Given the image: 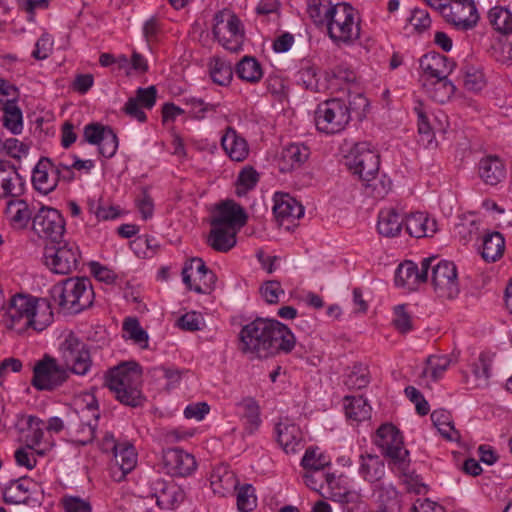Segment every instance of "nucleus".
<instances>
[{
	"label": "nucleus",
	"instance_id": "obj_51",
	"mask_svg": "<svg viewBox=\"0 0 512 512\" xmlns=\"http://www.w3.org/2000/svg\"><path fill=\"white\" fill-rule=\"evenodd\" d=\"M123 338L131 340L135 345L142 349L148 348L149 335L142 328L139 320L136 317H127L122 324Z\"/></svg>",
	"mask_w": 512,
	"mask_h": 512
},
{
	"label": "nucleus",
	"instance_id": "obj_49",
	"mask_svg": "<svg viewBox=\"0 0 512 512\" xmlns=\"http://www.w3.org/2000/svg\"><path fill=\"white\" fill-rule=\"evenodd\" d=\"M489 24L499 34H512V11L504 6H494L488 11Z\"/></svg>",
	"mask_w": 512,
	"mask_h": 512
},
{
	"label": "nucleus",
	"instance_id": "obj_41",
	"mask_svg": "<svg viewBox=\"0 0 512 512\" xmlns=\"http://www.w3.org/2000/svg\"><path fill=\"white\" fill-rule=\"evenodd\" d=\"M491 365L484 355H480L473 360L463 371L465 381L472 387H483L488 383L490 377Z\"/></svg>",
	"mask_w": 512,
	"mask_h": 512
},
{
	"label": "nucleus",
	"instance_id": "obj_9",
	"mask_svg": "<svg viewBox=\"0 0 512 512\" xmlns=\"http://www.w3.org/2000/svg\"><path fill=\"white\" fill-rule=\"evenodd\" d=\"M55 292L58 294L60 306L73 313L89 308L94 300L91 282L86 277L67 278L55 287Z\"/></svg>",
	"mask_w": 512,
	"mask_h": 512
},
{
	"label": "nucleus",
	"instance_id": "obj_54",
	"mask_svg": "<svg viewBox=\"0 0 512 512\" xmlns=\"http://www.w3.org/2000/svg\"><path fill=\"white\" fill-rule=\"evenodd\" d=\"M3 111V126L14 135L23 131V115L17 105V100L11 101L0 107Z\"/></svg>",
	"mask_w": 512,
	"mask_h": 512
},
{
	"label": "nucleus",
	"instance_id": "obj_24",
	"mask_svg": "<svg viewBox=\"0 0 512 512\" xmlns=\"http://www.w3.org/2000/svg\"><path fill=\"white\" fill-rule=\"evenodd\" d=\"M157 90L154 86L138 88L135 96L130 97L123 106V112L140 123L147 121L145 109L150 110L156 103Z\"/></svg>",
	"mask_w": 512,
	"mask_h": 512
},
{
	"label": "nucleus",
	"instance_id": "obj_33",
	"mask_svg": "<svg viewBox=\"0 0 512 512\" xmlns=\"http://www.w3.org/2000/svg\"><path fill=\"white\" fill-rule=\"evenodd\" d=\"M221 146L232 161L242 162L249 155L246 139L232 127H228L222 135Z\"/></svg>",
	"mask_w": 512,
	"mask_h": 512
},
{
	"label": "nucleus",
	"instance_id": "obj_39",
	"mask_svg": "<svg viewBox=\"0 0 512 512\" xmlns=\"http://www.w3.org/2000/svg\"><path fill=\"white\" fill-rule=\"evenodd\" d=\"M70 416L80 417L81 420L89 419L98 422L100 410L95 394L90 391L79 393L74 399V410Z\"/></svg>",
	"mask_w": 512,
	"mask_h": 512
},
{
	"label": "nucleus",
	"instance_id": "obj_38",
	"mask_svg": "<svg viewBox=\"0 0 512 512\" xmlns=\"http://www.w3.org/2000/svg\"><path fill=\"white\" fill-rule=\"evenodd\" d=\"M344 412L350 425L359 423L371 418L372 407L362 396H346L343 400Z\"/></svg>",
	"mask_w": 512,
	"mask_h": 512
},
{
	"label": "nucleus",
	"instance_id": "obj_52",
	"mask_svg": "<svg viewBox=\"0 0 512 512\" xmlns=\"http://www.w3.org/2000/svg\"><path fill=\"white\" fill-rule=\"evenodd\" d=\"M330 464V457L319 447H309L301 459V466L305 472H325L324 469Z\"/></svg>",
	"mask_w": 512,
	"mask_h": 512
},
{
	"label": "nucleus",
	"instance_id": "obj_44",
	"mask_svg": "<svg viewBox=\"0 0 512 512\" xmlns=\"http://www.w3.org/2000/svg\"><path fill=\"white\" fill-rule=\"evenodd\" d=\"M421 84L427 96L441 104L448 102L456 90L455 85L448 77Z\"/></svg>",
	"mask_w": 512,
	"mask_h": 512
},
{
	"label": "nucleus",
	"instance_id": "obj_20",
	"mask_svg": "<svg viewBox=\"0 0 512 512\" xmlns=\"http://www.w3.org/2000/svg\"><path fill=\"white\" fill-rule=\"evenodd\" d=\"M420 82H428L448 77L455 66V63L445 55L437 52L424 54L419 61Z\"/></svg>",
	"mask_w": 512,
	"mask_h": 512
},
{
	"label": "nucleus",
	"instance_id": "obj_8",
	"mask_svg": "<svg viewBox=\"0 0 512 512\" xmlns=\"http://www.w3.org/2000/svg\"><path fill=\"white\" fill-rule=\"evenodd\" d=\"M212 32L226 50L237 52L245 40V28L240 18L230 9L218 11L213 17Z\"/></svg>",
	"mask_w": 512,
	"mask_h": 512
},
{
	"label": "nucleus",
	"instance_id": "obj_61",
	"mask_svg": "<svg viewBox=\"0 0 512 512\" xmlns=\"http://www.w3.org/2000/svg\"><path fill=\"white\" fill-rule=\"evenodd\" d=\"M392 324L394 328L402 334L414 330V317L412 313L408 311L406 305H397L394 307Z\"/></svg>",
	"mask_w": 512,
	"mask_h": 512
},
{
	"label": "nucleus",
	"instance_id": "obj_37",
	"mask_svg": "<svg viewBox=\"0 0 512 512\" xmlns=\"http://www.w3.org/2000/svg\"><path fill=\"white\" fill-rule=\"evenodd\" d=\"M404 223L405 220L397 209L384 208L378 214L377 230L384 237H396L400 235Z\"/></svg>",
	"mask_w": 512,
	"mask_h": 512
},
{
	"label": "nucleus",
	"instance_id": "obj_1",
	"mask_svg": "<svg viewBox=\"0 0 512 512\" xmlns=\"http://www.w3.org/2000/svg\"><path fill=\"white\" fill-rule=\"evenodd\" d=\"M296 344L293 332L275 319L257 318L239 332V345L244 353L267 358L291 352Z\"/></svg>",
	"mask_w": 512,
	"mask_h": 512
},
{
	"label": "nucleus",
	"instance_id": "obj_3",
	"mask_svg": "<svg viewBox=\"0 0 512 512\" xmlns=\"http://www.w3.org/2000/svg\"><path fill=\"white\" fill-rule=\"evenodd\" d=\"M346 165L357 175L366 188V193L373 198L385 197L391 189L392 182L386 175H380V159L366 143L356 144L346 156Z\"/></svg>",
	"mask_w": 512,
	"mask_h": 512
},
{
	"label": "nucleus",
	"instance_id": "obj_14",
	"mask_svg": "<svg viewBox=\"0 0 512 512\" xmlns=\"http://www.w3.org/2000/svg\"><path fill=\"white\" fill-rule=\"evenodd\" d=\"M181 276L186 288L198 294L210 293L216 283L213 271L198 257L190 258L184 263Z\"/></svg>",
	"mask_w": 512,
	"mask_h": 512
},
{
	"label": "nucleus",
	"instance_id": "obj_57",
	"mask_svg": "<svg viewBox=\"0 0 512 512\" xmlns=\"http://www.w3.org/2000/svg\"><path fill=\"white\" fill-rule=\"evenodd\" d=\"M259 182V173L254 167L250 165L244 166L236 179L235 182V193L237 196L242 197L253 190Z\"/></svg>",
	"mask_w": 512,
	"mask_h": 512
},
{
	"label": "nucleus",
	"instance_id": "obj_34",
	"mask_svg": "<svg viewBox=\"0 0 512 512\" xmlns=\"http://www.w3.org/2000/svg\"><path fill=\"white\" fill-rule=\"evenodd\" d=\"M405 229L411 237H432L437 231V222L425 212H412L405 218Z\"/></svg>",
	"mask_w": 512,
	"mask_h": 512
},
{
	"label": "nucleus",
	"instance_id": "obj_6",
	"mask_svg": "<svg viewBox=\"0 0 512 512\" xmlns=\"http://www.w3.org/2000/svg\"><path fill=\"white\" fill-rule=\"evenodd\" d=\"M325 25L329 38L337 46L351 47L361 35V19L348 3L339 2Z\"/></svg>",
	"mask_w": 512,
	"mask_h": 512
},
{
	"label": "nucleus",
	"instance_id": "obj_36",
	"mask_svg": "<svg viewBox=\"0 0 512 512\" xmlns=\"http://www.w3.org/2000/svg\"><path fill=\"white\" fill-rule=\"evenodd\" d=\"M182 101L187 108L189 118L196 121L213 118L221 113L222 105L219 102L210 103L195 96L184 97Z\"/></svg>",
	"mask_w": 512,
	"mask_h": 512
},
{
	"label": "nucleus",
	"instance_id": "obj_17",
	"mask_svg": "<svg viewBox=\"0 0 512 512\" xmlns=\"http://www.w3.org/2000/svg\"><path fill=\"white\" fill-rule=\"evenodd\" d=\"M33 229L40 237L57 241L65 232V221L57 209L42 207L33 218Z\"/></svg>",
	"mask_w": 512,
	"mask_h": 512
},
{
	"label": "nucleus",
	"instance_id": "obj_28",
	"mask_svg": "<svg viewBox=\"0 0 512 512\" xmlns=\"http://www.w3.org/2000/svg\"><path fill=\"white\" fill-rule=\"evenodd\" d=\"M24 190L25 180L16 168L0 160V198H18Z\"/></svg>",
	"mask_w": 512,
	"mask_h": 512
},
{
	"label": "nucleus",
	"instance_id": "obj_62",
	"mask_svg": "<svg viewBox=\"0 0 512 512\" xmlns=\"http://www.w3.org/2000/svg\"><path fill=\"white\" fill-rule=\"evenodd\" d=\"M183 500V491L175 486L169 485L163 488L157 496V505L164 510L175 508Z\"/></svg>",
	"mask_w": 512,
	"mask_h": 512
},
{
	"label": "nucleus",
	"instance_id": "obj_12",
	"mask_svg": "<svg viewBox=\"0 0 512 512\" xmlns=\"http://www.w3.org/2000/svg\"><path fill=\"white\" fill-rule=\"evenodd\" d=\"M59 353L64 362L67 373L71 372L79 376L87 375L92 368L90 351L74 334H68L60 344Z\"/></svg>",
	"mask_w": 512,
	"mask_h": 512
},
{
	"label": "nucleus",
	"instance_id": "obj_64",
	"mask_svg": "<svg viewBox=\"0 0 512 512\" xmlns=\"http://www.w3.org/2000/svg\"><path fill=\"white\" fill-rule=\"evenodd\" d=\"M60 504L64 512H92V505L88 499L79 496L65 494Z\"/></svg>",
	"mask_w": 512,
	"mask_h": 512
},
{
	"label": "nucleus",
	"instance_id": "obj_55",
	"mask_svg": "<svg viewBox=\"0 0 512 512\" xmlns=\"http://www.w3.org/2000/svg\"><path fill=\"white\" fill-rule=\"evenodd\" d=\"M31 482L27 478L12 481L5 488L4 499L10 504L25 503L29 499Z\"/></svg>",
	"mask_w": 512,
	"mask_h": 512
},
{
	"label": "nucleus",
	"instance_id": "obj_47",
	"mask_svg": "<svg viewBox=\"0 0 512 512\" xmlns=\"http://www.w3.org/2000/svg\"><path fill=\"white\" fill-rule=\"evenodd\" d=\"M505 250V239L499 232H491L483 237L481 256L486 262H496Z\"/></svg>",
	"mask_w": 512,
	"mask_h": 512
},
{
	"label": "nucleus",
	"instance_id": "obj_26",
	"mask_svg": "<svg viewBox=\"0 0 512 512\" xmlns=\"http://www.w3.org/2000/svg\"><path fill=\"white\" fill-rule=\"evenodd\" d=\"M235 406L236 415L240 420L244 435L255 434L262 424L258 402L252 397H245L238 401Z\"/></svg>",
	"mask_w": 512,
	"mask_h": 512
},
{
	"label": "nucleus",
	"instance_id": "obj_21",
	"mask_svg": "<svg viewBox=\"0 0 512 512\" xmlns=\"http://www.w3.org/2000/svg\"><path fill=\"white\" fill-rule=\"evenodd\" d=\"M436 258H425L421 262V270L413 261L400 264L395 272V284L408 290L416 289L428 279L429 268Z\"/></svg>",
	"mask_w": 512,
	"mask_h": 512
},
{
	"label": "nucleus",
	"instance_id": "obj_29",
	"mask_svg": "<svg viewBox=\"0 0 512 512\" xmlns=\"http://www.w3.org/2000/svg\"><path fill=\"white\" fill-rule=\"evenodd\" d=\"M273 200V212L281 224L292 223L304 215V207L289 194L276 193Z\"/></svg>",
	"mask_w": 512,
	"mask_h": 512
},
{
	"label": "nucleus",
	"instance_id": "obj_30",
	"mask_svg": "<svg viewBox=\"0 0 512 512\" xmlns=\"http://www.w3.org/2000/svg\"><path fill=\"white\" fill-rule=\"evenodd\" d=\"M477 173L486 185L496 186L505 180L507 168L501 158L486 156L479 160Z\"/></svg>",
	"mask_w": 512,
	"mask_h": 512
},
{
	"label": "nucleus",
	"instance_id": "obj_60",
	"mask_svg": "<svg viewBox=\"0 0 512 512\" xmlns=\"http://www.w3.org/2000/svg\"><path fill=\"white\" fill-rule=\"evenodd\" d=\"M0 149L6 156L16 160H22L28 156L30 145L15 137H9L0 139Z\"/></svg>",
	"mask_w": 512,
	"mask_h": 512
},
{
	"label": "nucleus",
	"instance_id": "obj_18",
	"mask_svg": "<svg viewBox=\"0 0 512 512\" xmlns=\"http://www.w3.org/2000/svg\"><path fill=\"white\" fill-rule=\"evenodd\" d=\"M83 135L89 144L98 147L99 153L105 158H111L116 154L118 138L109 126L98 123L88 124L84 128Z\"/></svg>",
	"mask_w": 512,
	"mask_h": 512
},
{
	"label": "nucleus",
	"instance_id": "obj_4",
	"mask_svg": "<svg viewBox=\"0 0 512 512\" xmlns=\"http://www.w3.org/2000/svg\"><path fill=\"white\" fill-rule=\"evenodd\" d=\"M373 442L382 454L390 458L396 468L413 482L411 489L414 492L418 494L427 492V486L419 476L410 472L409 452L404 447L403 436L396 426L390 423L382 424L377 429Z\"/></svg>",
	"mask_w": 512,
	"mask_h": 512
},
{
	"label": "nucleus",
	"instance_id": "obj_46",
	"mask_svg": "<svg viewBox=\"0 0 512 512\" xmlns=\"http://www.w3.org/2000/svg\"><path fill=\"white\" fill-rule=\"evenodd\" d=\"M325 493L328 498L340 502H354L361 497L360 490L350 489L348 487V478L336 476V483L325 485Z\"/></svg>",
	"mask_w": 512,
	"mask_h": 512
},
{
	"label": "nucleus",
	"instance_id": "obj_5",
	"mask_svg": "<svg viewBox=\"0 0 512 512\" xmlns=\"http://www.w3.org/2000/svg\"><path fill=\"white\" fill-rule=\"evenodd\" d=\"M141 377L136 362H123L105 373L104 382L119 402L136 407L142 402Z\"/></svg>",
	"mask_w": 512,
	"mask_h": 512
},
{
	"label": "nucleus",
	"instance_id": "obj_35",
	"mask_svg": "<svg viewBox=\"0 0 512 512\" xmlns=\"http://www.w3.org/2000/svg\"><path fill=\"white\" fill-rule=\"evenodd\" d=\"M114 461L119 471H113L112 477L116 481H122L137 465L138 454L134 445L130 442H122L114 451Z\"/></svg>",
	"mask_w": 512,
	"mask_h": 512
},
{
	"label": "nucleus",
	"instance_id": "obj_63",
	"mask_svg": "<svg viewBox=\"0 0 512 512\" xmlns=\"http://www.w3.org/2000/svg\"><path fill=\"white\" fill-rule=\"evenodd\" d=\"M239 512H250L257 506L255 488L251 484L241 486L236 495Z\"/></svg>",
	"mask_w": 512,
	"mask_h": 512
},
{
	"label": "nucleus",
	"instance_id": "obj_40",
	"mask_svg": "<svg viewBox=\"0 0 512 512\" xmlns=\"http://www.w3.org/2000/svg\"><path fill=\"white\" fill-rule=\"evenodd\" d=\"M4 215L11 227L23 229L28 225L32 214L26 201L11 199L7 202Z\"/></svg>",
	"mask_w": 512,
	"mask_h": 512
},
{
	"label": "nucleus",
	"instance_id": "obj_42",
	"mask_svg": "<svg viewBox=\"0 0 512 512\" xmlns=\"http://www.w3.org/2000/svg\"><path fill=\"white\" fill-rule=\"evenodd\" d=\"M211 231L208 236V244L216 251L227 252L232 249L237 242L236 236L239 231L228 227L211 225Z\"/></svg>",
	"mask_w": 512,
	"mask_h": 512
},
{
	"label": "nucleus",
	"instance_id": "obj_19",
	"mask_svg": "<svg viewBox=\"0 0 512 512\" xmlns=\"http://www.w3.org/2000/svg\"><path fill=\"white\" fill-rule=\"evenodd\" d=\"M162 464L165 472L173 477H187L197 469L194 455L180 448L165 450L162 456Z\"/></svg>",
	"mask_w": 512,
	"mask_h": 512
},
{
	"label": "nucleus",
	"instance_id": "obj_16",
	"mask_svg": "<svg viewBox=\"0 0 512 512\" xmlns=\"http://www.w3.org/2000/svg\"><path fill=\"white\" fill-rule=\"evenodd\" d=\"M16 427L25 432L27 444L31 447H38L41 450L38 454L44 455L46 451L50 450L53 446V441L46 438L45 435V421L35 415L18 414L16 420Z\"/></svg>",
	"mask_w": 512,
	"mask_h": 512
},
{
	"label": "nucleus",
	"instance_id": "obj_56",
	"mask_svg": "<svg viewBox=\"0 0 512 512\" xmlns=\"http://www.w3.org/2000/svg\"><path fill=\"white\" fill-rule=\"evenodd\" d=\"M451 364V358L448 355H431L426 361L423 369V377L431 381L441 379Z\"/></svg>",
	"mask_w": 512,
	"mask_h": 512
},
{
	"label": "nucleus",
	"instance_id": "obj_15",
	"mask_svg": "<svg viewBox=\"0 0 512 512\" xmlns=\"http://www.w3.org/2000/svg\"><path fill=\"white\" fill-rule=\"evenodd\" d=\"M441 16L456 30L463 32L474 29L480 20L474 0H450Z\"/></svg>",
	"mask_w": 512,
	"mask_h": 512
},
{
	"label": "nucleus",
	"instance_id": "obj_22",
	"mask_svg": "<svg viewBox=\"0 0 512 512\" xmlns=\"http://www.w3.org/2000/svg\"><path fill=\"white\" fill-rule=\"evenodd\" d=\"M275 436L277 443L286 454H296L304 447L300 427L288 418L281 419L275 425Z\"/></svg>",
	"mask_w": 512,
	"mask_h": 512
},
{
	"label": "nucleus",
	"instance_id": "obj_2",
	"mask_svg": "<svg viewBox=\"0 0 512 512\" xmlns=\"http://www.w3.org/2000/svg\"><path fill=\"white\" fill-rule=\"evenodd\" d=\"M52 320L53 312L49 303L27 294L13 295L3 316L6 328L18 333L29 328L43 331Z\"/></svg>",
	"mask_w": 512,
	"mask_h": 512
},
{
	"label": "nucleus",
	"instance_id": "obj_59",
	"mask_svg": "<svg viewBox=\"0 0 512 512\" xmlns=\"http://www.w3.org/2000/svg\"><path fill=\"white\" fill-rule=\"evenodd\" d=\"M303 480L307 487L316 491L321 496H326L325 485L336 483V476L326 472H305Z\"/></svg>",
	"mask_w": 512,
	"mask_h": 512
},
{
	"label": "nucleus",
	"instance_id": "obj_25",
	"mask_svg": "<svg viewBox=\"0 0 512 512\" xmlns=\"http://www.w3.org/2000/svg\"><path fill=\"white\" fill-rule=\"evenodd\" d=\"M247 222L245 210L236 202L227 200L220 203L215 210L211 225H218L240 231Z\"/></svg>",
	"mask_w": 512,
	"mask_h": 512
},
{
	"label": "nucleus",
	"instance_id": "obj_48",
	"mask_svg": "<svg viewBox=\"0 0 512 512\" xmlns=\"http://www.w3.org/2000/svg\"><path fill=\"white\" fill-rule=\"evenodd\" d=\"M431 421L441 436L449 441L460 439L459 431L455 428L452 416L445 409H436L431 413Z\"/></svg>",
	"mask_w": 512,
	"mask_h": 512
},
{
	"label": "nucleus",
	"instance_id": "obj_27",
	"mask_svg": "<svg viewBox=\"0 0 512 512\" xmlns=\"http://www.w3.org/2000/svg\"><path fill=\"white\" fill-rule=\"evenodd\" d=\"M309 148L302 143H290L284 146L277 160V166L282 173L300 169L308 160Z\"/></svg>",
	"mask_w": 512,
	"mask_h": 512
},
{
	"label": "nucleus",
	"instance_id": "obj_58",
	"mask_svg": "<svg viewBox=\"0 0 512 512\" xmlns=\"http://www.w3.org/2000/svg\"><path fill=\"white\" fill-rule=\"evenodd\" d=\"M209 73L212 81L220 86L229 85L233 78V71L230 63L220 58H214L211 60Z\"/></svg>",
	"mask_w": 512,
	"mask_h": 512
},
{
	"label": "nucleus",
	"instance_id": "obj_50",
	"mask_svg": "<svg viewBox=\"0 0 512 512\" xmlns=\"http://www.w3.org/2000/svg\"><path fill=\"white\" fill-rule=\"evenodd\" d=\"M295 79L296 82L302 85L306 90H319L317 68L310 59L304 58L299 61Z\"/></svg>",
	"mask_w": 512,
	"mask_h": 512
},
{
	"label": "nucleus",
	"instance_id": "obj_11",
	"mask_svg": "<svg viewBox=\"0 0 512 512\" xmlns=\"http://www.w3.org/2000/svg\"><path fill=\"white\" fill-rule=\"evenodd\" d=\"M429 270H431L433 290L438 298L452 300L459 295L460 283L454 262L436 258Z\"/></svg>",
	"mask_w": 512,
	"mask_h": 512
},
{
	"label": "nucleus",
	"instance_id": "obj_31",
	"mask_svg": "<svg viewBox=\"0 0 512 512\" xmlns=\"http://www.w3.org/2000/svg\"><path fill=\"white\" fill-rule=\"evenodd\" d=\"M209 482L212 492L219 497L231 495L238 484L236 475L226 465L216 466L210 474Z\"/></svg>",
	"mask_w": 512,
	"mask_h": 512
},
{
	"label": "nucleus",
	"instance_id": "obj_7",
	"mask_svg": "<svg viewBox=\"0 0 512 512\" xmlns=\"http://www.w3.org/2000/svg\"><path fill=\"white\" fill-rule=\"evenodd\" d=\"M350 122V109L343 99L332 98L320 103L314 113L318 132L325 135L341 133Z\"/></svg>",
	"mask_w": 512,
	"mask_h": 512
},
{
	"label": "nucleus",
	"instance_id": "obj_23",
	"mask_svg": "<svg viewBox=\"0 0 512 512\" xmlns=\"http://www.w3.org/2000/svg\"><path fill=\"white\" fill-rule=\"evenodd\" d=\"M59 180V171L49 158L42 157L32 170V185L41 194L47 195L54 191Z\"/></svg>",
	"mask_w": 512,
	"mask_h": 512
},
{
	"label": "nucleus",
	"instance_id": "obj_43",
	"mask_svg": "<svg viewBox=\"0 0 512 512\" xmlns=\"http://www.w3.org/2000/svg\"><path fill=\"white\" fill-rule=\"evenodd\" d=\"M358 472L365 481L373 484L384 477L385 465L377 455H361Z\"/></svg>",
	"mask_w": 512,
	"mask_h": 512
},
{
	"label": "nucleus",
	"instance_id": "obj_32",
	"mask_svg": "<svg viewBox=\"0 0 512 512\" xmlns=\"http://www.w3.org/2000/svg\"><path fill=\"white\" fill-rule=\"evenodd\" d=\"M97 426L98 422L70 416L67 420V434L72 443L87 445L94 440Z\"/></svg>",
	"mask_w": 512,
	"mask_h": 512
},
{
	"label": "nucleus",
	"instance_id": "obj_53",
	"mask_svg": "<svg viewBox=\"0 0 512 512\" xmlns=\"http://www.w3.org/2000/svg\"><path fill=\"white\" fill-rule=\"evenodd\" d=\"M337 7L331 0H307V13L317 25H325Z\"/></svg>",
	"mask_w": 512,
	"mask_h": 512
},
{
	"label": "nucleus",
	"instance_id": "obj_45",
	"mask_svg": "<svg viewBox=\"0 0 512 512\" xmlns=\"http://www.w3.org/2000/svg\"><path fill=\"white\" fill-rule=\"evenodd\" d=\"M238 78L242 81L257 84L263 78V68L259 61L252 56H244L235 67Z\"/></svg>",
	"mask_w": 512,
	"mask_h": 512
},
{
	"label": "nucleus",
	"instance_id": "obj_13",
	"mask_svg": "<svg viewBox=\"0 0 512 512\" xmlns=\"http://www.w3.org/2000/svg\"><path fill=\"white\" fill-rule=\"evenodd\" d=\"M67 379V369L54 357L45 355L34 365L31 385L38 391H53Z\"/></svg>",
	"mask_w": 512,
	"mask_h": 512
},
{
	"label": "nucleus",
	"instance_id": "obj_10",
	"mask_svg": "<svg viewBox=\"0 0 512 512\" xmlns=\"http://www.w3.org/2000/svg\"><path fill=\"white\" fill-rule=\"evenodd\" d=\"M80 260V248L77 243L72 241L46 246L43 253L45 266L54 274L59 275H66L75 271Z\"/></svg>",
	"mask_w": 512,
	"mask_h": 512
}]
</instances>
